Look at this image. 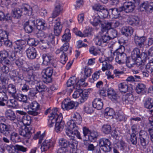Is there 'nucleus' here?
<instances>
[{"instance_id":"obj_1","label":"nucleus","mask_w":153,"mask_h":153,"mask_svg":"<svg viewBox=\"0 0 153 153\" xmlns=\"http://www.w3.org/2000/svg\"><path fill=\"white\" fill-rule=\"evenodd\" d=\"M33 81H37L38 82L36 88L38 92H42L45 91L46 88V86L42 81H38L36 75L35 73H33L32 70H30L28 72L26 81L30 83L32 82Z\"/></svg>"},{"instance_id":"obj_2","label":"nucleus","mask_w":153,"mask_h":153,"mask_svg":"<svg viewBox=\"0 0 153 153\" xmlns=\"http://www.w3.org/2000/svg\"><path fill=\"white\" fill-rule=\"evenodd\" d=\"M48 113H50V115L49 116V120H48L49 126L51 127L54 124L56 120L59 118V117L61 114L59 115L58 114V109L56 108H53L51 109V108L48 109L45 111V114L46 115Z\"/></svg>"},{"instance_id":"obj_3","label":"nucleus","mask_w":153,"mask_h":153,"mask_svg":"<svg viewBox=\"0 0 153 153\" xmlns=\"http://www.w3.org/2000/svg\"><path fill=\"white\" fill-rule=\"evenodd\" d=\"M139 142L140 145L144 149L146 148L149 142V136L145 131L142 130L139 133Z\"/></svg>"},{"instance_id":"obj_4","label":"nucleus","mask_w":153,"mask_h":153,"mask_svg":"<svg viewBox=\"0 0 153 153\" xmlns=\"http://www.w3.org/2000/svg\"><path fill=\"white\" fill-rule=\"evenodd\" d=\"M99 145L101 149L104 152H108L111 150V146L109 140L105 138L100 139L99 142Z\"/></svg>"},{"instance_id":"obj_5","label":"nucleus","mask_w":153,"mask_h":153,"mask_svg":"<svg viewBox=\"0 0 153 153\" xmlns=\"http://www.w3.org/2000/svg\"><path fill=\"white\" fill-rule=\"evenodd\" d=\"M19 135L24 138L29 139L32 133V128L30 126L27 127L25 126H22L19 129Z\"/></svg>"},{"instance_id":"obj_6","label":"nucleus","mask_w":153,"mask_h":153,"mask_svg":"<svg viewBox=\"0 0 153 153\" xmlns=\"http://www.w3.org/2000/svg\"><path fill=\"white\" fill-rule=\"evenodd\" d=\"M43 72L44 74L43 75V82L46 83L51 82L52 81L51 76L53 72V69L48 67L43 70Z\"/></svg>"},{"instance_id":"obj_7","label":"nucleus","mask_w":153,"mask_h":153,"mask_svg":"<svg viewBox=\"0 0 153 153\" xmlns=\"http://www.w3.org/2000/svg\"><path fill=\"white\" fill-rule=\"evenodd\" d=\"M138 10L141 11H144L147 13H149L153 12V2H144L139 6Z\"/></svg>"},{"instance_id":"obj_8","label":"nucleus","mask_w":153,"mask_h":153,"mask_svg":"<svg viewBox=\"0 0 153 153\" xmlns=\"http://www.w3.org/2000/svg\"><path fill=\"white\" fill-rule=\"evenodd\" d=\"M101 35L100 38H96V44L97 45L103 46L105 45L111 39L108 33H105V34L102 33V34Z\"/></svg>"},{"instance_id":"obj_9","label":"nucleus","mask_w":153,"mask_h":153,"mask_svg":"<svg viewBox=\"0 0 153 153\" xmlns=\"http://www.w3.org/2000/svg\"><path fill=\"white\" fill-rule=\"evenodd\" d=\"M107 91L108 97L116 104H119L120 103V99L114 90L110 88L108 89Z\"/></svg>"},{"instance_id":"obj_10","label":"nucleus","mask_w":153,"mask_h":153,"mask_svg":"<svg viewBox=\"0 0 153 153\" xmlns=\"http://www.w3.org/2000/svg\"><path fill=\"white\" fill-rule=\"evenodd\" d=\"M134 5L132 2H126L124 3L123 5L120 7V11H124L126 13L132 12L135 9Z\"/></svg>"},{"instance_id":"obj_11","label":"nucleus","mask_w":153,"mask_h":153,"mask_svg":"<svg viewBox=\"0 0 153 153\" xmlns=\"http://www.w3.org/2000/svg\"><path fill=\"white\" fill-rule=\"evenodd\" d=\"M11 126L9 125H6L4 123H0V133L1 134L6 137L9 136L12 132Z\"/></svg>"},{"instance_id":"obj_12","label":"nucleus","mask_w":153,"mask_h":153,"mask_svg":"<svg viewBox=\"0 0 153 153\" xmlns=\"http://www.w3.org/2000/svg\"><path fill=\"white\" fill-rule=\"evenodd\" d=\"M146 40V37L144 36H139L136 35L134 36V42L137 46L140 48H143L144 47V42Z\"/></svg>"},{"instance_id":"obj_13","label":"nucleus","mask_w":153,"mask_h":153,"mask_svg":"<svg viewBox=\"0 0 153 153\" xmlns=\"http://www.w3.org/2000/svg\"><path fill=\"white\" fill-rule=\"evenodd\" d=\"M62 115H60L59 118L56 120L55 125V130L57 133H59L62 131L64 127L65 123L62 121Z\"/></svg>"},{"instance_id":"obj_14","label":"nucleus","mask_w":153,"mask_h":153,"mask_svg":"<svg viewBox=\"0 0 153 153\" xmlns=\"http://www.w3.org/2000/svg\"><path fill=\"white\" fill-rule=\"evenodd\" d=\"M27 56L28 59L32 60L35 59L37 55L36 49L33 47H30L26 51Z\"/></svg>"},{"instance_id":"obj_15","label":"nucleus","mask_w":153,"mask_h":153,"mask_svg":"<svg viewBox=\"0 0 153 153\" xmlns=\"http://www.w3.org/2000/svg\"><path fill=\"white\" fill-rule=\"evenodd\" d=\"M25 42L23 40H18L15 42L14 49L16 52H22L25 48Z\"/></svg>"},{"instance_id":"obj_16","label":"nucleus","mask_w":153,"mask_h":153,"mask_svg":"<svg viewBox=\"0 0 153 153\" xmlns=\"http://www.w3.org/2000/svg\"><path fill=\"white\" fill-rule=\"evenodd\" d=\"M62 9L61 4L59 2L56 1L54 4V8L52 14L53 17L56 18L59 15Z\"/></svg>"},{"instance_id":"obj_17","label":"nucleus","mask_w":153,"mask_h":153,"mask_svg":"<svg viewBox=\"0 0 153 153\" xmlns=\"http://www.w3.org/2000/svg\"><path fill=\"white\" fill-rule=\"evenodd\" d=\"M24 107L25 109L27 111L28 114L33 116L38 115V113L36 111L39 108V106H25Z\"/></svg>"},{"instance_id":"obj_18","label":"nucleus","mask_w":153,"mask_h":153,"mask_svg":"<svg viewBox=\"0 0 153 153\" xmlns=\"http://www.w3.org/2000/svg\"><path fill=\"white\" fill-rule=\"evenodd\" d=\"M140 19L136 16H130L128 19V22L129 25L133 26H138L140 25Z\"/></svg>"},{"instance_id":"obj_19","label":"nucleus","mask_w":153,"mask_h":153,"mask_svg":"<svg viewBox=\"0 0 153 153\" xmlns=\"http://www.w3.org/2000/svg\"><path fill=\"white\" fill-rule=\"evenodd\" d=\"M53 146V142L51 140H45L42 144L41 149L42 152H45Z\"/></svg>"},{"instance_id":"obj_20","label":"nucleus","mask_w":153,"mask_h":153,"mask_svg":"<svg viewBox=\"0 0 153 153\" xmlns=\"http://www.w3.org/2000/svg\"><path fill=\"white\" fill-rule=\"evenodd\" d=\"M96 10L99 11V14L103 18H107L110 13L109 10L105 9V8L101 6H97L95 8Z\"/></svg>"},{"instance_id":"obj_21","label":"nucleus","mask_w":153,"mask_h":153,"mask_svg":"<svg viewBox=\"0 0 153 153\" xmlns=\"http://www.w3.org/2000/svg\"><path fill=\"white\" fill-rule=\"evenodd\" d=\"M42 63L45 65H49L53 62V56L49 54H44L42 55Z\"/></svg>"},{"instance_id":"obj_22","label":"nucleus","mask_w":153,"mask_h":153,"mask_svg":"<svg viewBox=\"0 0 153 153\" xmlns=\"http://www.w3.org/2000/svg\"><path fill=\"white\" fill-rule=\"evenodd\" d=\"M35 26V21H31L26 22L24 25V29L27 33H31L33 30V26Z\"/></svg>"},{"instance_id":"obj_23","label":"nucleus","mask_w":153,"mask_h":153,"mask_svg":"<svg viewBox=\"0 0 153 153\" xmlns=\"http://www.w3.org/2000/svg\"><path fill=\"white\" fill-rule=\"evenodd\" d=\"M115 56V61L119 64H123L125 63L127 56L126 53L123 54H113Z\"/></svg>"},{"instance_id":"obj_24","label":"nucleus","mask_w":153,"mask_h":153,"mask_svg":"<svg viewBox=\"0 0 153 153\" xmlns=\"http://www.w3.org/2000/svg\"><path fill=\"white\" fill-rule=\"evenodd\" d=\"M101 32L100 33L108 32V30L111 29L110 21L105 22H102L101 23Z\"/></svg>"},{"instance_id":"obj_25","label":"nucleus","mask_w":153,"mask_h":153,"mask_svg":"<svg viewBox=\"0 0 153 153\" xmlns=\"http://www.w3.org/2000/svg\"><path fill=\"white\" fill-rule=\"evenodd\" d=\"M114 57L111 55V56L108 57L107 58V60L105 61H104L103 62L102 66V68L103 71H104L108 69L111 68L112 65L108 62L107 60L109 61H111L113 59Z\"/></svg>"},{"instance_id":"obj_26","label":"nucleus","mask_w":153,"mask_h":153,"mask_svg":"<svg viewBox=\"0 0 153 153\" xmlns=\"http://www.w3.org/2000/svg\"><path fill=\"white\" fill-rule=\"evenodd\" d=\"M135 91L138 94H143L146 92V86L142 83L137 84L136 87Z\"/></svg>"},{"instance_id":"obj_27","label":"nucleus","mask_w":153,"mask_h":153,"mask_svg":"<svg viewBox=\"0 0 153 153\" xmlns=\"http://www.w3.org/2000/svg\"><path fill=\"white\" fill-rule=\"evenodd\" d=\"M5 114L6 118L11 121H14L16 119V116L15 113L11 109L7 110Z\"/></svg>"},{"instance_id":"obj_28","label":"nucleus","mask_w":153,"mask_h":153,"mask_svg":"<svg viewBox=\"0 0 153 153\" xmlns=\"http://www.w3.org/2000/svg\"><path fill=\"white\" fill-rule=\"evenodd\" d=\"M133 32V30L131 27H123L122 29V33L126 36H128L131 35Z\"/></svg>"},{"instance_id":"obj_29","label":"nucleus","mask_w":153,"mask_h":153,"mask_svg":"<svg viewBox=\"0 0 153 153\" xmlns=\"http://www.w3.org/2000/svg\"><path fill=\"white\" fill-rule=\"evenodd\" d=\"M62 28V26L60 22H56L54 27V32L56 36H58L60 34Z\"/></svg>"},{"instance_id":"obj_30","label":"nucleus","mask_w":153,"mask_h":153,"mask_svg":"<svg viewBox=\"0 0 153 153\" xmlns=\"http://www.w3.org/2000/svg\"><path fill=\"white\" fill-rule=\"evenodd\" d=\"M90 23L94 26H96L100 23H101L102 22L100 19L99 15L93 16L90 19Z\"/></svg>"},{"instance_id":"obj_31","label":"nucleus","mask_w":153,"mask_h":153,"mask_svg":"<svg viewBox=\"0 0 153 153\" xmlns=\"http://www.w3.org/2000/svg\"><path fill=\"white\" fill-rule=\"evenodd\" d=\"M37 23L38 26H40V29L42 30H46L50 28V25H48L44 20H39Z\"/></svg>"},{"instance_id":"obj_32","label":"nucleus","mask_w":153,"mask_h":153,"mask_svg":"<svg viewBox=\"0 0 153 153\" xmlns=\"http://www.w3.org/2000/svg\"><path fill=\"white\" fill-rule=\"evenodd\" d=\"M66 134L68 136H73V135H76L77 137L79 139H81L80 134L78 131L76 130L73 131L72 130H67L66 131Z\"/></svg>"},{"instance_id":"obj_33","label":"nucleus","mask_w":153,"mask_h":153,"mask_svg":"<svg viewBox=\"0 0 153 153\" xmlns=\"http://www.w3.org/2000/svg\"><path fill=\"white\" fill-rule=\"evenodd\" d=\"M149 59V62L146 65L145 69L148 73L152 74L153 75V61L150 57Z\"/></svg>"},{"instance_id":"obj_34","label":"nucleus","mask_w":153,"mask_h":153,"mask_svg":"<svg viewBox=\"0 0 153 153\" xmlns=\"http://www.w3.org/2000/svg\"><path fill=\"white\" fill-rule=\"evenodd\" d=\"M67 131V130H72L73 131L74 130H78V128L76 126L75 124L73 121L70 120L68 121L66 125Z\"/></svg>"},{"instance_id":"obj_35","label":"nucleus","mask_w":153,"mask_h":153,"mask_svg":"<svg viewBox=\"0 0 153 153\" xmlns=\"http://www.w3.org/2000/svg\"><path fill=\"white\" fill-rule=\"evenodd\" d=\"M22 121L24 125L29 126L31 123V117L27 114L21 117Z\"/></svg>"},{"instance_id":"obj_36","label":"nucleus","mask_w":153,"mask_h":153,"mask_svg":"<svg viewBox=\"0 0 153 153\" xmlns=\"http://www.w3.org/2000/svg\"><path fill=\"white\" fill-rule=\"evenodd\" d=\"M7 91L9 94L12 96L16 93V89L15 86L13 84H9L7 88Z\"/></svg>"},{"instance_id":"obj_37","label":"nucleus","mask_w":153,"mask_h":153,"mask_svg":"<svg viewBox=\"0 0 153 153\" xmlns=\"http://www.w3.org/2000/svg\"><path fill=\"white\" fill-rule=\"evenodd\" d=\"M140 50L137 48H135L131 52V57L134 59H137L140 57Z\"/></svg>"},{"instance_id":"obj_38","label":"nucleus","mask_w":153,"mask_h":153,"mask_svg":"<svg viewBox=\"0 0 153 153\" xmlns=\"http://www.w3.org/2000/svg\"><path fill=\"white\" fill-rule=\"evenodd\" d=\"M115 117L118 121H121L126 120L124 114L121 111H119L117 112L116 114H115Z\"/></svg>"},{"instance_id":"obj_39","label":"nucleus","mask_w":153,"mask_h":153,"mask_svg":"<svg viewBox=\"0 0 153 153\" xmlns=\"http://www.w3.org/2000/svg\"><path fill=\"white\" fill-rule=\"evenodd\" d=\"M13 12V16L17 19H18L22 15V12L19 8H16L12 10Z\"/></svg>"},{"instance_id":"obj_40","label":"nucleus","mask_w":153,"mask_h":153,"mask_svg":"<svg viewBox=\"0 0 153 153\" xmlns=\"http://www.w3.org/2000/svg\"><path fill=\"white\" fill-rule=\"evenodd\" d=\"M119 89L121 92L126 93L128 91V87L127 85L124 83H121L118 85Z\"/></svg>"},{"instance_id":"obj_41","label":"nucleus","mask_w":153,"mask_h":153,"mask_svg":"<svg viewBox=\"0 0 153 153\" xmlns=\"http://www.w3.org/2000/svg\"><path fill=\"white\" fill-rule=\"evenodd\" d=\"M136 61L137 62V60L135 59H134L132 58H131L127 57V58L125 61V62L128 67L131 68L134 65H135Z\"/></svg>"},{"instance_id":"obj_42","label":"nucleus","mask_w":153,"mask_h":153,"mask_svg":"<svg viewBox=\"0 0 153 153\" xmlns=\"http://www.w3.org/2000/svg\"><path fill=\"white\" fill-rule=\"evenodd\" d=\"M23 11L24 14L28 15H31L32 13V8L29 5L24 7L22 8V12Z\"/></svg>"},{"instance_id":"obj_43","label":"nucleus","mask_w":153,"mask_h":153,"mask_svg":"<svg viewBox=\"0 0 153 153\" xmlns=\"http://www.w3.org/2000/svg\"><path fill=\"white\" fill-rule=\"evenodd\" d=\"M120 7L118 8H112L109 10L110 13L114 15V17H118L120 15V12L122 11L120 10Z\"/></svg>"},{"instance_id":"obj_44","label":"nucleus","mask_w":153,"mask_h":153,"mask_svg":"<svg viewBox=\"0 0 153 153\" xmlns=\"http://www.w3.org/2000/svg\"><path fill=\"white\" fill-rule=\"evenodd\" d=\"M7 99L6 93L4 91L0 92V105H5V104L2 101H6Z\"/></svg>"},{"instance_id":"obj_45","label":"nucleus","mask_w":153,"mask_h":153,"mask_svg":"<svg viewBox=\"0 0 153 153\" xmlns=\"http://www.w3.org/2000/svg\"><path fill=\"white\" fill-rule=\"evenodd\" d=\"M111 130V126L108 124L103 125L102 127V130L105 134H109Z\"/></svg>"},{"instance_id":"obj_46","label":"nucleus","mask_w":153,"mask_h":153,"mask_svg":"<svg viewBox=\"0 0 153 153\" xmlns=\"http://www.w3.org/2000/svg\"><path fill=\"white\" fill-rule=\"evenodd\" d=\"M62 104L64 105H75L78 104L77 102H74L73 101H71L69 98L65 99L62 102Z\"/></svg>"},{"instance_id":"obj_47","label":"nucleus","mask_w":153,"mask_h":153,"mask_svg":"<svg viewBox=\"0 0 153 153\" xmlns=\"http://www.w3.org/2000/svg\"><path fill=\"white\" fill-rule=\"evenodd\" d=\"M8 33L5 30H0V40L3 42L4 40L8 39Z\"/></svg>"},{"instance_id":"obj_48","label":"nucleus","mask_w":153,"mask_h":153,"mask_svg":"<svg viewBox=\"0 0 153 153\" xmlns=\"http://www.w3.org/2000/svg\"><path fill=\"white\" fill-rule=\"evenodd\" d=\"M9 74L10 78L12 79H13L15 77H18L19 79H22V75L20 74V73L15 71H12Z\"/></svg>"},{"instance_id":"obj_49","label":"nucleus","mask_w":153,"mask_h":153,"mask_svg":"<svg viewBox=\"0 0 153 153\" xmlns=\"http://www.w3.org/2000/svg\"><path fill=\"white\" fill-rule=\"evenodd\" d=\"M108 33L111 39H113L117 36V32L116 30L111 29L108 31Z\"/></svg>"},{"instance_id":"obj_50","label":"nucleus","mask_w":153,"mask_h":153,"mask_svg":"<svg viewBox=\"0 0 153 153\" xmlns=\"http://www.w3.org/2000/svg\"><path fill=\"white\" fill-rule=\"evenodd\" d=\"M59 145L62 148H67L68 146V142L64 138H61L59 140Z\"/></svg>"},{"instance_id":"obj_51","label":"nucleus","mask_w":153,"mask_h":153,"mask_svg":"<svg viewBox=\"0 0 153 153\" xmlns=\"http://www.w3.org/2000/svg\"><path fill=\"white\" fill-rule=\"evenodd\" d=\"M67 56V53L65 52H62L61 53L60 56V61L62 64H65L68 60V58Z\"/></svg>"},{"instance_id":"obj_52","label":"nucleus","mask_w":153,"mask_h":153,"mask_svg":"<svg viewBox=\"0 0 153 153\" xmlns=\"http://www.w3.org/2000/svg\"><path fill=\"white\" fill-rule=\"evenodd\" d=\"M10 146H11V147H13L15 150L21 151L23 152H26L27 150V148H26L22 146L17 144L15 146L11 145Z\"/></svg>"},{"instance_id":"obj_53","label":"nucleus","mask_w":153,"mask_h":153,"mask_svg":"<svg viewBox=\"0 0 153 153\" xmlns=\"http://www.w3.org/2000/svg\"><path fill=\"white\" fill-rule=\"evenodd\" d=\"M43 49H46L49 47L50 43L47 41L45 39L43 40H41L39 43Z\"/></svg>"},{"instance_id":"obj_54","label":"nucleus","mask_w":153,"mask_h":153,"mask_svg":"<svg viewBox=\"0 0 153 153\" xmlns=\"http://www.w3.org/2000/svg\"><path fill=\"white\" fill-rule=\"evenodd\" d=\"M98 136V134L96 131L90 132V135H88V139L91 141L92 142L93 140H94L96 139Z\"/></svg>"},{"instance_id":"obj_55","label":"nucleus","mask_w":153,"mask_h":153,"mask_svg":"<svg viewBox=\"0 0 153 153\" xmlns=\"http://www.w3.org/2000/svg\"><path fill=\"white\" fill-rule=\"evenodd\" d=\"M46 40L48 41L50 43H51L52 44L55 43L54 36L52 33L48 34L45 38Z\"/></svg>"},{"instance_id":"obj_56","label":"nucleus","mask_w":153,"mask_h":153,"mask_svg":"<svg viewBox=\"0 0 153 153\" xmlns=\"http://www.w3.org/2000/svg\"><path fill=\"white\" fill-rule=\"evenodd\" d=\"M73 118L75 119L74 121L78 124H80L82 121V117L78 113H76L73 116Z\"/></svg>"},{"instance_id":"obj_57","label":"nucleus","mask_w":153,"mask_h":153,"mask_svg":"<svg viewBox=\"0 0 153 153\" xmlns=\"http://www.w3.org/2000/svg\"><path fill=\"white\" fill-rule=\"evenodd\" d=\"M76 78L75 76H73L72 77H71L68 81L66 84L67 86L70 87L71 86H74V84H76L75 79Z\"/></svg>"},{"instance_id":"obj_58","label":"nucleus","mask_w":153,"mask_h":153,"mask_svg":"<svg viewBox=\"0 0 153 153\" xmlns=\"http://www.w3.org/2000/svg\"><path fill=\"white\" fill-rule=\"evenodd\" d=\"M125 48L123 46L120 45L119 47L114 51L113 54H123L125 53Z\"/></svg>"},{"instance_id":"obj_59","label":"nucleus","mask_w":153,"mask_h":153,"mask_svg":"<svg viewBox=\"0 0 153 153\" xmlns=\"http://www.w3.org/2000/svg\"><path fill=\"white\" fill-rule=\"evenodd\" d=\"M129 140L132 144L134 145H136L137 143V137L135 133H131L130 135V138Z\"/></svg>"},{"instance_id":"obj_60","label":"nucleus","mask_w":153,"mask_h":153,"mask_svg":"<svg viewBox=\"0 0 153 153\" xmlns=\"http://www.w3.org/2000/svg\"><path fill=\"white\" fill-rule=\"evenodd\" d=\"M66 31H68L67 33H65L63 35L62 37V41L63 42L66 41L67 42L69 41L71 38V33L68 30H67Z\"/></svg>"},{"instance_id":"obj_61","label":"nucleus","mask_w":153,"mask_h":153,"mask_svg":"<svg viewBox=\"0 0 153 153\" xmlns=\"http://www.w3.org/2000/svg\"><path fill=\"white\" fill-rule=\"evenodd\" d=\"M110 22L111 28H116L120 25H122L121 24L119 21L116 20H113L110 21Z\"/></svg>"},{"instance_id":"obj_62","label":"nucleus","mask_w":153,"mask_h":153,"mask_svg":"<svg viewBox=\"0 0 153 153\" xmlns=\"http://www.w3.org/2000/svg\"><path fill=\"white\" fill-rule=\"evenodd\" d=\"M10 140L13 142H16V139L18 137V134L16 132H13L12 130V132L10 133Z\"/></svg>"},{"instance_id":"obj_63","label":"nucleus","mask_w":153,"mask_h":153,"mask_svg":"<svg viewBox=\"0 0 153 153\" xmlns=\"http://www.w3.org/2000/svg\"><path fill=\"white\" fill-rule=\"evenodd\" d=\"M27 44L30 46H36L38 44V42L36 41L34 39L29 38L27 41Z\"/></svg>"},{"instance_id":"obj_64","label":"nucleus","mask_w":153,"mask_h":153,"mask_svg":"<svg viewBox=\"0 0 153 153\" xmlns=\"http://www.w3.org/2000/svg\"><path fill=\"white\" fill-rule=\"evenodd\" d=\"M78 142L76 140L72 139L70 140L68 142V146L71 149H74L77 145Z\"/></svg>"}]
</instances>
